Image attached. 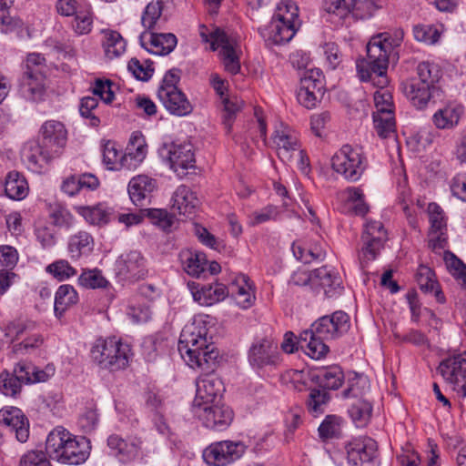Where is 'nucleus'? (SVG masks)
Returning a JSON list of instances; mask_svg holds the SVG:
<instances>
[{
  "mask_svg": "<svg viewBox=\"0 0 466 466\" xmlns=\"http://www.w3.org/2000/svg\"><path fill=\"white\" fill-rule=\"evenodd\" d=\"M211 318L198 314L187 324L179 337L177 350L182 359L192 369H200L205 374L197 380L196 397L192 410L213 403L225 390L222 380L213 374L219 356L208 339Z\"/></svg>",
  "mask_w": 466,
  "mask_h": 466,
  "instance_id": "f257e3e1",
  "label": "nucleus"
},
{
  "mask_svg": "<svg viewBox=\"0 0 466 466\" xmlns=\"http://www.w3.org/2000/svg\"><path fill=\"white\" fill-rule=\"evenodd\" d=\"M403 39V31H383L367 45V57L356 62L358 76L362 82H371L383 88L388 85L389 56Z\"/></svg>",
  "mask_w": 466,
  "mask_h": 466,
  "instance_id": "f03ea898",
  "label": "nucleus"
},
{
  "mask_svg": "<svg viewBox=\"0 0 466 466\" xmlns=\"http://www.w3.org/2000/svg\"><path fill=\"white\" fill-rule=\"evenodd\" d=\"M417 76L401 83L403 94L417 109H424L431 98L440 96L438 86L442 72L439 65L423 61L417 66Z\"/></svg>",
  "mask_w": 466,
  "mask_h": 466,
  "instance_id": "7ed1b4c3",
  "label": "nucleus"
},
{
  "mask_svg": "<svg viewBox=\"0 0 466 466\" xmlns=\"http://www.w3.org/2000/svg\"><path fill=\"white\" fill-rule=\"evenodd\" d=\"M87 441L78 438L62 426L54 428L46 440V452L49 459L59 463L78 465L88 456Z\"/></svg>",
  "mask_w": 466,
  "mask_h": 466,
  "instance_id": "20e7f679",
  "label": "nucleus"
},
{
  "mask_svg": "<svg viewBox=\"0 0 466 466\" xmlns=\"http://www.w3.org/2000/svg\"><path fill=\"white\" fill-rule=\"evenodd\" d=\"M131 356L130 346L116 337L96 339L89 351L91 361L100 370L110 372L125 370Z\"/></svg>",
  "mask_w": 466,
  "mask_h": 466,
  "instance_id": "39448f33",
  "label": "nucleus"
},
{
  "mask_svg": "<svg viewBox=\"0 0 466 466\" xmlns=\"http://www.w3.org/2000/svg\"><path fill=\"white\" fill-rule=\"evenodd\" d=\"M333 329L334 326L328 320V317H320L309 329L300 333L299 343L307 355L319 360L329 351V346L325 341L341 337L339 333L333 331Z\"/></svg>",
  "mask_w": 466,
  "mask_h": 466,
  "instance_id": "423d86ee",
  "label": "nucleus"
},
{
  "mask_svg": "<svg viewBox=\"0 0 466 466\" xmlns=\"http://www.w3.org/2000/svg\"><path fill=\"white\" fill-rule=\"evenodd\" d=\"M180 80V70L172 68L168 70L157 90V96L166 109L172 115L184 116L189 115L193 106L187 96L177 87Z\"/></svg>",
  "mask_w": 466,
  "mask_h": 466,
  "instance_id": "0eeeda50",
  "label": "nucleus"
},
{
  "mask_svg": "<svg viewBox=\"0 0 466 466\" xmlns=\"http://www.w3.org/2000/svg\"><path fill=\"white\" fill-rule=\"evenodd\" d=\"M331 166L350 182L358 181L368 167V160L362 147L344 145L332 157Z\"/></svg>",
  "mask_w": 466,
  "mask_h": 466,
  "instance_id": "6e6552de",
  "label": "nucleus"
},
{
  "mask_svg": "<svg viewBox=\"0 0 466 466\" xmlns=\"http://www.w3.org/2000/svg\"><path fill=\"white\" fill-rule=\"evenodd\" d=\"M248 361L258 371L277 370L282 363L278 342L268 336L255 339L248 351Z\"/></svg>",
  "mask_w": 466,
  "mask_h": 466,
  "instance_id": "1a4fd4ad",
  "label": "nucleus"
},
{
  "mask_svg": "<svg viewBox=\"0 0 466 466\" xmlns=\"http://www.w3.org/2000/svg\"><path fill=\"white\" fill-rule=\"evenodd\" d=\"M159 156L179 177H183L188 169L195 167V154L190 142L175 141L164 144L159 148Z\"/></svg>",
  "mask_w": 466,
  "mask_h": 466,
  "instance_id": "9d476101",
  "label": "nucleus"
},
{
  "mask_svg": "<svg viewBox=\"0 0 466 466\" xmlns=\"http://www.w3.org/2000/svg\"><path fill=\"white\" fill-rule=\"evenodd\" d=\"M116 278L123 284L144 279L148 274L147 260L140 251L122 253L114 265Z\"/></svg>",
  "mask_w": 466,
  "mask_h": 466,
  "instance_id": "9b49d317",
  "label": "nucleus"
},
{
  "mask_svg": "<svg viewBox=\"0 0 466 466\" xmlns=\"http://www.w3.org/2000/svg\"><path fill=\"white\" fill-rule=\"evenodd\" d=\"M203 42L210 44V49L216 51L220 48L223 64L227 72L237 75L240 71L239 58L236 54L237 41L228 36L226 31H200Z\"/></svg>",
  "mask_w": 466,
  "mask_h": 466,
  "instance_id": "f8f14e48",
  "label": "nucleus"
},
{
  "mask_svg": "<svg viewBox=\"0 0 466 466\" xmlns=\"http://www.w3.org/2000/svg\"><path fill=\"white\" fill-rule=\"evenodd\" d=\"M246 449L247 446L242 441H216L203 451L202 457L210 466H228L240 459Z\"/></svg>",
  "mask_w": 466,
  "mask_h": 466,
  "instance_id": "ddd939ff",
  "label": "nucleus"
},
{
  "mask_svg": "<svg viewBox=\"0 0 466 466\" xmlns=\"http://www.w3.org/2000/svg\"><path fill=\"white\" fill-rule=\"evenodd\" d=\"M361 239L363 246L359 253V258L361 266L364 267V264L376 258L387 240V231L380 221H367Z\"/></svg>",
  "mask_w": 466,
  "mask_h": 466,
  "instance_id": "4468645a",
  "label": "nucleus"
},
{
  "mask_svg": "<svg viewBox=\"0 0 466 466\" xmlns=\"http://www.w3.org/2000/svg\"><path fill=\"white\" fill-rule=\"evenodd\" d=\"M292 281L297 285L310 283L312 286L319 287L327 298H336L343 291L340 276L328 266L316 268L309 275H305L302 282L296 280L295 276L292 277Z\"/></svg>",
  "mask_w": 466,
  "mask_h": 466,
  "instance_id": "2eb2a0df",
  "label": "nucleus"
},
{
  "mask_svg": "<svg viewBox=\"0 0 466 466\" xmlns=\"http://www.w3.org/2000/svg\"><path fill=\"white\" fill-rule=\"evenodd\" d=\"M271 139L279 157L283 162L291 161L295 152L300 147L299 133L283 122L275 126Z\"/></svg>",
  "mask_w": 466,
  "mask_h": 466,
  "instance_id": "dca6fc26",
  "label": "nucleus"
},
{
  "mask_svg": "<svg viewBox=\"0 0 466 466\" xmlns=\"http://www.w3.org/2000/svg\"><path fill=\"white\" fill-rule=\"evenodd\" d=\"M205 427L214 431L226 430L233 420V411L226 405H207L193 410Z\"/></svg>",
  "mask_w": 466,
  "mask_h": 466,
  "instance_id": "f3484780",
  "label": "nucleus"
},
{
  "mask_svg": "<svg viewBox=\"0 0 466 466\" xmlns=\"http://www.w3.org/2000/svg\"><path fill=\"white\" fill-rule=\"evenodd\" d=\"M59 156L51 152L39 141L26 142L21 151V159L26 167L32 172L40 173L43 167L54 158Z\"/></svg>",
  "mask_w": 466,
  "mask_h": 466,
  "instance_id": "a211bd4d",
  "label": "nucleus"
},
{
  "mask_svg": "<svg viewBox=\"0 0 466 466\" xmlns=\"http://www.w3.org/2000/svg\"><path fill=\"white\" fill-rule=\"evenodd\" d=\"M39 137V143L60 156L66 144L67 131L62 122L47 120L40 127Z\"/></svg>",
  "mask_w": 466,
  "mask_h": 466,
  "instance_id": "6ab92c4d",
  "label": "nucleus"
},
{
  "mask_svg": "<svg viewBox=\"0 0 466 466\" xmlns=\"http://www.w3.org/2000/svg\"><path fill=\"white\" fill-rule=\"evenodd\" d=\"M139 42L147 52L164 56L174 50L177 46V36L172 33H158L157 31H142Z\"/></svg>",
  "mask_w": 466,
  "mask_h": 466,
  "instance_id": "aec40b11",
  "label": "nucleus"
},
{
  "mask_svg": "<svg viewBox=\"0 0 466 466\" xmlns=\"http://www.w3.org/2000/svg\"><path fill=\"white\" fill-rule=\"evenodd\" d=\"M346 451L348 461L353 466H378L376 443L370 439L355 440L346 446Z\"/></svg>",
  "mask_w": 466,
  "mask_h": 466,
  "instance_id": "412c9836",
  "label": "nucleus"
},
{
  "mask_svg": "<svg viewBox=\"0 0 466 466\" xmlns=\"http://www.w3.org/2000/svg\"><path fill=\"white\" fill-rule=\"evenodd\" d=\"M373 5L371 1L356 4L351 10L347 0H324V8L343 20L366 19L372 15L370 8Z\"/></svg>",
  "mask_w": 466,
  "mask_h": 466,
  "instance_id": "4be33fe9",
  "label": "nucleus"
},
{
  "mask_svg": "<svg viewBox=\"0 0 466 466\" xmlns=\"http://www.w3.org/2000/svg\"><path fill=\"white\" fill-rule=\"evenodd\" d=\"M147 154V145L142 134H132L126 150L121 155V170H135L145 160Z\"/></svg>",
  "mask_w": 466,
  "mask_h": 466,
  "instance_id": "5701e85b",
  "label": "nucleus"
},
{
  "mask_svg": "<svg viewBox=\"0 0 466 466\" xmlns=\"http://www.w3.org/2000/svg\"><path fill=\"white\" fill-rule=\"evenodd\" d=\"M0 424L10 428L19 442L25 443L28 441L29 421L20 409L10 407L0 410Z\"/></svg>",
  "mask_w": 466,
  "mask_h": 466,
  "instance_id": "b1692460",
  "label": "nucleus"
},
{
  "mask_svg": "<svg viewBox=\"0 0 466 466\" xmlns=\"http://www.w3.org/2000/svg\"><path fill=\"white\" fill-rule=\"evenodd\" d=\"M193 299L200 305L211 306L215 303L224 300L228 295V288L218 282L203 285L198 289L196 282H188Z\"/></svg>",
  "mask_w": 466,
  "mask_h": 466,
  "instance_id": "393cba45",
  "label": "nucleus"
},
{
  "mask_svg": "<svg viewBox=\"0 0 466 466\" xmlns=\"http://www.w3.org/2000/svg\"><path fill=\"white\" fill-rule=\"evenodd\" d=\"M157 180L147 176L137 175L128 183V194L132 202L142 207L150 202L153 191L157 188Z\"/></svg>",
  "mask_w": 466,
  "mask_h": 466,
  "instance_id": "a878e982",
  "label": "nucleus"
},
{
  "mask_svg": "<svg viewBox=\"0 0 466 466\" xmlns=\"http://www.w3.org/2000/svg\"><path fill=\"white\" fill-rule=\"evenodd\" d=\"M438 371L451 383H456L460 380H466V350L444 359L440 363Z\"/></svg>",
  "mask_w": 466,
  "mask_h": 466,
  "instance_id": "bb28decb",
  "label": "nucleus"
},
{
  "mask_svg": "<svg viewBox=\"0 0 466 466\" xmlns=\"http://www.w3.org/2000/svg\"><path fill=\"white\" fill-rule=\"evenodd\" d=\"M18 261L17 250L11 246H0V296L4 295L13 283L15 274L12 269Z\"/></svg>",
  "mask_w": 466,
  "mask_h": 466,
  "instance_id": "cd10ccee",
  "label": "nucleus"
},
{
  "mask_svg": "<svg viewBox=\"0 0 466 466\" xmlns=\"http://www.w3.org/2000/svg\"><path fill=\"white\" fill-rule=\"evenodd\" d=\"M276 29H299L302 22L298 5L291 0L281 1L273 15Z\"/></svg>",
  "mask_w": 466,
  "mask_h": 466,
  "instance_id": "c85d7f7f",
  "label": "nucleus"
},
{
  "mask_svg": "<svg viewBox=\"0 0 466 466\" xmlns=\"http://www.w3.org/2000/svg\"><path fill=\"white\" fill-rule=\"evenodd\" d=\"M44 76L39 68H28L20 79V92L27 100L41 99L44 95Z\"/></svg>",
  "mask_w": 466,
  "mask_h": 466,
  "instance_id": "c756f323",
  "label": "nucleus"
},
{
  "mask_svg": "<svg viewBox=\"0 0 466 466\" xmlns=\"http://www.w3.org/2000/svg\"><path fill=\"white\" fill-rule=\"evenodd\" d=\"M463 114L462 105L449 103L433 114L431 121L438 129H453L458 126Z\"/></svg>",
  "mask_w": 466,
  "mask_h": 466,
  "instance_id": "7c9ffc66",
  "label": "nucleus"
},
{
  "mask_svg": "<svg viewBox=\"0 0 466 466\" xmlns=\"http://www.w3.org/2000/svg\"><path fill=\"white\" fill-rule=\"evenodd\" d=\"M312 380L324 390H338L345 380L342 369L338 365L324 367L312 375Z\"/></svg>",
  "mask_w": 466,
  "mask_h": 466,
  "instance_id": "2f4dec72",
  "label": "nucleus"
},
{
  "mask_svg": "<svg viewBox=\"0 0 466 466\" xmlns=\"http://www.w3.org/2000/svg\"><path fill=\"white\" fill-rule=\"evenodd\" d=\"M56 10L61 15L69 16L76 15L77 29H86L93 25V14L89 8L77 10L76 0H58Z\"/></svg>",
  "mask_w": 466,
  "mask_h": 466,
  "instance_id": "473e14b6",
  "label": "nucleus"
},
{
  "mask_svg": "<svg viewBox=\"0 0 466 466\" xmlns=\"http://www.w3.org/2000/svg\"><path fill=\"white\" fill-rule=\"evenodd\" d=\"M172 208L177 209L180 215L190 217L198 205V199L185 185L179 186L172 197Z\"/></svg>",
  "mask_w": 466,
  "mask_h": 466,
  "instance_id": "72a5a7b5",
  "label": "nucleus"
},
{
  "mask_svg": "<svg viewBox=\"0 0 466 466\" xmlns=\"http://www.w3.org/2000/svg\"><path fill=\"white\" fill-rule=\"evenodd\" d=\"M183 268L189 276L199 278L208 266V259L203 252L184 249L179 253Z\"/></svg>",
  "mask_w": 466,
  "mask_h": 466,
  "instance_id": "f704fd0d",
  "label": "nucleus"
},
{
  "mask_svg": "<svg viewBox=\"0 0 466 466\" xmlns=\"http://www.w3.org/2000/svg\"><path fill=\"white\" fill-rule=\"evenodd\" d=\"M107 446L113 455L121 461H127L137 456L139 444L134 441H127L116 434H112L107 439Z\"/></svg>",
  "mask_w": 466,
  "mask_h": 466,
  "instance_id": "c9c22d12",
  "label": "nucleus"
},
{
  "mask_svg": "<svg viewBox=\"0 0 466 466\" xmlns=\"http://www.w3.org/2000/svg\"><path fill=\"white\" fill-rule=\"evenodd\" d=\"M416 281L420 289L424 293H434L436 299L440 303L445 301L444 295L440 289L439 283L435 279L433 270L425 265H420L416 272Z\"/></svg>",
  "mask_w": 466,
  "mask_h": 466,
  "instance_id": "e433bc0d",
  "label": "nucleus"
},
{
  "mask_svg": "<svg viewBox=\"0 0 466 466\" xmlns=\"http://www.w3.org/2000/svg\"><path fill=\"white\" fill-rule=\"evenodd\" d=\"M94 238L86 231H79L72 235L68 239L67 249L71 258L79 259L83 256H88L94 249Z\"/></svg>",
  "mask_w": 466,
  "mask_h": 466,
  "instance_id": "4c0bfd02",
  "label": "nucleus"
},
{
  "mask_svg": "<svg viewBox=\"0 0 466 466\" xmlns=\"http://www.w3.org/2000/svg\"><path fill=\"white\" fill-rule=\"evenodd\" d=\"M77 302L78 294L73 286L69 284L59 286L55 295V315L57 318H61L70 307L76 305Z\"/></svg>",
  "mask_w": 466,
  "mask_h": 466,
  "instance_id": "58836bf2",
  "label": "nucleus"
},
{
  "mask_svg": "<svg viewBox=\"0 0 466 466\" xmlns=\"http://www.w3.org/2000/svg\"><path fill=\"white\" fill-rule=\"evenodd\" d=\"M105 36L102 41L105 56L113 60L123 56L127 50V41L120 35L119 31H104Z\"/></svg>",
  "mask_w": 466,
  "mask_h": 466,
  "instance_id": "ea45409f",
  "label": "nucleus"
},
{
  "mask_svg": "<svg viewBox=\"0 0 466 466\" xmlns=\"http://www.w3.org/2000/svg\"><path fill=\"white\" fill-rule=\"evenodd\" d=\"M28 184L25 178L17 171H11L6 175L5 192L7 198L13 200H22L28 194Z\"/></svg>",
  "mask_w": 466,
  "mask_h": 466,
  "instance_id": "a19ab883",
  "label": "nucleus"
},
{
  "mask_svg": "<svg viewBox=\"0 0 466 466\" xmlns=\"http://www.w3.org/2000/svg\"><path fill=\"white\" fill-rule=\"evenodd\" d=\"M237 281L231 287L233 299L239 308L247 309L256 299L255 292L246 276L242 275Z\"/></svg>",
  "mask_w": 466,
  "mask_h": 466,
  "instance_id": "79ce46f5",
  "label": "nucleus"
},
{
  "mask_svg": "<svg viewBox=\"0 0 466 466\" xmlns=\"http://www.w3.org/2000/svg\"><path fill=\"white\" fill-rule=\"evenodd\" d=\"M24 373L18 372V363L15 366L13 373L4 370L0 374V392L5 396L15 397L20 393L22 384L25 383L23 379Z\"/></svg>",
  "mask_w": 466,
  "mask_h": 466,
  "instance_id": "37998d69",
  "label": "nucleus"
},
{
  "mask_svg": "<svg viewBox=\"0 0 466 466\" xmlns=\"http://www.w3.org/2000/svg\"><path fill=\"white\" fill-rule=\"evenodd\" d=\"M56 371L53 364H47L44 370L24 361L18 362V372H23V379L27 383L45 382L54 376Z\"/></svg>",
  "mask_w": 466,
  "mask_h": 466,
  "instance_id": "c03bdc74",
  "label": "nucleus"
},
{
  "mask_svg": "<svg viewBox=\"0 0 466 466\" xmlns=\"http://www.w3.org/2000/svg\"><path fill=\"white\" fill-rule=\"evenodd\" d=\"M397 205L400 207L404 212L409 225L412 228H418L417 216L414 210L411 209L410 205L412 203L410 189L407 186L406 177L398 184V195H397Z\"/></svg>",
  "mask_w": 466,
  "mask_h": 466,
  "instance_id": "a18cd8bd",
  "label": "nucleus"
},
{
  "mask_svg": "<svg viewBox=\"0 0 466 466\" xmlns=\"http://www.w3.org/2000/svg\"><path fill=\"white\" fill-rule=\"evenodd\" d=\"M74 208L91 225H102L109 221L110 213L103 204L96 206H76Z\"/></svg>",
  "mask_w": 466,
  "mask_h": 466,
  "instance_id": "49530a36",
  "label": "nucleus"
},
{
  "mask_svg": "<svg viewBox=\"0 0 466 466\" xmlns=\"http://www.w3.org/2000/svg\"><path fill=\"white\" fill-rule=\"evenodd\" d=\"M369 390V380L363 375L350 371L347 375V388L342 391L344 399L360 398Z\"/></svg>",
  "mask_w": 466,
  "mask_h": 466,
  "instance_id": "de8ad7c7",
  "label": "nucleus"
},
{
  "mask_svg": "<svg viewBox=\"0 0 466 466\" xmlns=\"http://www.w3.org/2000/svg\"><path fill=\"white\" fill-rule=\"evenodd\" d=\"M330 400L329 394L319 389H312L307 399V410L313 417H319L326 410V407Z\"/></svg>",
  "mask_w": 466,
  "mask_h": 466,
  "instance_id": "09e8293b",
  "label": "nucleus"
},
{
  "mask_svg": "<svg viewBox=\"0 0 466 466\" xmlns=\"http://www.w3.org/2000/svg\"><path fill=\"white\" fill-rule=\"evenodd\" d=\"M299 87L323 96L324 95V76L322 71L319 68L307 70L300 79Z\"/></svg>",
  "mask_w": 466,
  "mask_h": 466,
  "instance_id": "8fccbe9b",
  "label": "nucleus"
},
{
  "mask_svg": "<svg viewBox=\"0 0 466 466\" xmlns=\"http://www.w3.org/2000/svg\"><path fill=\"white\" fill-rule=\"evenodd\" d=\"M342 421L337 415H327L318 429L319 438L324 441L340 438Z\"/></svg>",
  "mask_w": 466,
  "mask_h": 466,
  "instance_id": "3c124183",
  "label": "nucleus"
},
{
  "mask_svg": "<svg viewBox=\"0 0 466 466\" xmlns=\"http://www.w3.org/2000/svg\"><path fill=\"white\" fill-rule=\"evenodd\" d=\"M48 216L51 224L61 228H70L74 225V217L63 205L54 203L49 206Z\"/></svg>",
  "mask_w": 466,
  "mask_h": 466,
  "instance_id": "603ef678",
  "label": "nucleus"
},
{
  "mask_svg": "<svg viewBox=\"0 0 466 466\" xmlns=\"http://www.w3.org/2000/svg\"><path fill=\"white\" fill-rule=\"evenodd\" d=\"M121 155L122 151L117 148L116 142L108 140L102 146L103 164L108 170H121Z\"/></svg>",
  "mask_w": 466,
  "mask_h": 466,
  "instance_id": "864d4df0",
  "label": "nucleus"
},
{
  "mask_svg": "<svg viewBox=\"0 0 466 466\" xmlns=\"http://www.w3.org/2000/svg\"><path fill=\"white\" fill-rule=\"evenodd\" d=\"M371 412V404L361 399L352 403L349 409V414L357 427L365 426L370 419Z\"/></svg>",
  "mask_w": 466,
  "mask_h": 466,
  "instance_id": "5fc2aeb1",
  "label": "nucleus"
},
{
  "mask_svg": "<svg viewBox=\"0 0 466 466\" xmlns=\"http://www.w3.org/2000/svg\"><path fill=\"white\" fill-rule=\"evenodd\" d=\"M221 103L223 105V125L225 126L227 132L229 133L236 118V115L241 109L242 101L237 96H228L221 99Z\"/></svg>",
  "mask_w": 466,
  "mask_h": 466,
  "instance_id": "6e6d98bb",
  "label": "nucleus"
},
{
  "mask_svg": "<svg viewBox=\"0 0 466 466\" xmlns=\"http://www.w3.org/2000/svg\"><path fill=\"white\" fill-rule=\"evenodd\" d=\"M444 260L450 272L466 289V265L451 251L444 252Z\"/></svg>",
  "mask_w": 466,
  "mask_h": 466,
  "instance_id": "4d7b16f0",
  "label": "nucleus"
},
{
  "mask_svg": "<svg viewBox=\"0 0 466 466\" xmlns=\"http://www.w3.org/2000/svg\"><path fill=\"white\" fill-rule=\"evenodd\" d=\"M78 283L86 289H101L106 288L108 281L100 270L95 268L84 270L78 278Z\"/></svg>",
  "mask_w": 466,
  "mask_h": 466,
  "instance_id": "13d9d810",
  "label": "nucleus"
},
{
  "mask_svg": "<svg viewBox=\"0 0 466 466\" xmlns=\"http://www.w3.org/2000/svg\"><path fill=\"white\" fill-rule=\"evenodd\" d=\"M285 217V211L279 206L268 205L252 214V224L258 225L269 220H279Z\"/></svg>",
  "mask_w": 466,
  "mask_h": 466,
  "instance_id": "bf43d9fd",
  "label": "nucleus"
},
{
  "mask_svg": "<svg viewBox=\"0 0 466 466\" xmlns=\"http://www.w3.org/2000/svg\"><path fill=\"white\" fill-rule=\"evenodd\" d=\"M46 270L59 281H64L76 275V269L66 259L54 261L46 267Z\"/></svg>",
  "mask_w": 466,
  "mask_h": 466,
  "instance_id": "052dcab7",
  "label": "nucleus"
},
{
  "mask_svg": "<svg viewBox=\"0 0 466 466\" xmlns=\"http://www.w3.org/2000/svg\"><path fill=\"white\" fill-rule=\"evenodd\" d=\"M374 127L381 138L393 137L395 134V118L393 115H373Z\"/></svg>",
  "mask_w": 466,
  "mask_h": 466,
  "instance_id": "680f3d73",
  "label": "nucleus"
},
{
  "mask_svg": "<svg viewBox=\"0 0 466 466\" xmlns=\"http://www.w3.org/2000/svg\"><path fill=\"white\" fill-rule=\"evenodd\" d=\"M296 33L297 31H260V35L266 46L271 48L288 44Z\"/></svg>",
  "mask_w": 466,
  "mask_h": 466,
  "instance_id": "e2e57ef3",
  "label": "nucleus"
},
{
  "mask_svg": "<svg viewBox=\"0 0 466 466\" xmlns=\"http://www.w3.org/2000/svg\"><path fill=\"white\" fill-rule=\"evenodd\" d=\"M43 342L44 339L42 335L39 333H34L25 338L21 342L15 343L12 347V351L15 355L29 354L38 349Z\"/></svg>",
  "mask_w": 466,
  "mask_h": 466,
  "instance_id": "0e129e2a",
  "label": "nucleus"
},
{
  "mask_svg": "<svg viewBox=\"0 0 466 466\" xmlns=\"http://www.w3.org/2000/svg\"><path fill=\"white\" fill-rule=\"evenodd\" d=\"M374 103L376 107V112L373 115H393V102L391 94L383 90H377L374 93Z\"/></svg>",
  "mask_w": 466,
  "mask_h": 466,
  "instance_id": "69168bd1",
  "label": "nucleus"
},
{
  "mask_svg": "<svg viewBox=\"0 0 466 466\" xmlns=\"http://www.w3.org/2000/svg\"><path fill=\"white\" fill-rule=\"evenodd\" d=\"M18 466H52L46 452L31 450L24 453L19 460Z\"/></svg>",
  "mask_w": 466,
  "mask_h": 466,
  "instance_id": "338daca9",
  "label": "nucleus"
},
{
  "mask_svg": "<svg viewBox=\"0 0 466 466\" xmlns=\"http://www.w3.org/2000/svg\"><path fill=\"white\" fill-rule=\"evenodd\" d=\"M113 85V82L109 79L97 78L94 82L92 92L95 96H99L104 103L110 104L115 99Z\"/></svg>",
  "mask_w": 466,
  "mask_h": 466,
  "instance_id": "774afa93",
  "label": "nucleus"
}]
</instances>
